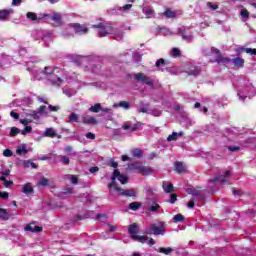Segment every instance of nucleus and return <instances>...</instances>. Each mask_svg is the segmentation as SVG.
I'll use <instances>...</instances> for the list:
<instances>
[{"mask_svg":"<svg viewBox=\"0 0 256 256\" xmlns=\"http://www.w3.org/2000/svg\"><path fill=\"white\" fill-rule=\"evenodd\" d=\"M131 239L134 241H138V243H145L149 239L147 236H140V235H131Z\"/></svg>","mask_w":256,"mask_h":256,"instance_id":"22","label":"nucleus"},{"mask_svg":"<svg viewBox=\"0 0 256 256\" xmlns=\"http://www.w3.org/2000/svg\"><path fill=\"white\" fill-rule=\"evenodd\" d=\"M128 233L130 235H137V224L133 223L128 227Z\"/></svg>","mask_w":256,"mask_h":256,"instance_id":"35","label":"nucleus"},{"mask_svg":"<svg viewBox=\"0 0 256 256\" xmlns=\"http://www.w3.org/2000/svg\"><path fill=\"white\" fill-rule=\"evenodd\" d=\"M38 185H40V187H47L49 186V179L42 177L40 179V181L38 182Z\"/></svg>","mask_w":256,"mask_h":256,"instance_id":"37","label":"nucleus"},{"mask_svg":"<svg viewBox=\"0 0 256 256\" xmlns=\"http://www.w3.org/2000/svg\"><path fill=\"white\" fill-rule=\"evenodd\" d=\"M244 51L250 55H256V48H246Z\"/></svg>","mask_w":256,"mask_h":256,"instance_id":"54","label":"nucleus"},{"mask_svg":"<svg viewBox=\"0 0 256 256\" xmlns=\"http://www.w3.org/2000/svg\"><path fill=\"white\" fill-rule=\"evenodd\" d=\"M141 205H142L141 202H131L129 204V209H131V211H138Z\"/></svg>","mask_w":256,"mask_h":256,"instance_id":"34","label":"nucleus"},{"mask_svg":"<svg viewBox=\"0 0 256 256\" xmlns=\"http://www.w3.org/2000/svg\"><path fill=\"white\" fill-rule=\"evenodd\" d=\"M240 15L241 17H244V19H249V11L247 9H242Z\"/></svg>","mask_w":256,"mask_h":256,"instance_id":"45","label":"nucleus"},{"mask_svg":"<svg viewBox=\"0 0 256 256\" xmlns=\"http://www.w3.org/2000/svg\"><path fill=\"white\" fill-rule=\"evenodd\" d=\"M134 79L136 81H141L143 85H148V87H155V80L145 75V73L140 72V73L134 74Z\"/></svg>","mask_w":256,"mask_h":256,"instance_id":"5","label":"nucleus"},{"mask_svg":"<svg viewBox=\"0 0 256 256\" xmlns=\"http://www.w3.org/2000/svg\"><path fill=\"white\" fill-rule=\"evenodd\" d=\"M10 13H13V9L0 10V20L5 21L9 17Z\"/></svg>","mask_w":256,"mask_h":256,"instance_id":"18","label":"nucleus"},{"mask_svg":"<svg viewBox=\"0 0 256 256\" xmlns=\"http://www.w3.org/2000/svg\"><path fill=\"white\" fill-rule=\"evenodd\" d=\"M161 65H165V59L160 58L156 61L155 67H161Z\"/></svg>","mask_w":256,"mask_h":256,"instance_id":"58","label":"nucleus"},{"mask_svg":"<svg viewBox=\"0 0 256 256\" xmlns=\"http://www.w3.org/2000/svg\"><path fill=\"white\" fill-rule=\"evenodd\" d=\"M70 181H71L72 185H77V183H79V178H77V176H75V175H71Z\"/></svg>","mask_w":256,"mask_h":256,"instance_id":"51","label":"nucleus"},{"mask_svg":"<svg viewBox=\"0 0 256 256\" xmlns=\"http://www.w3.org/2000/svg\"><path fill=\"white\" fill-rule=\"evenodd\" d=\"M3 156L4 157H13V151H11L10 149H5L3 151Z\"/></svg>","mask_w":256,"mask_h":256,"instance_id":"50","label":"nucleus"},{"mask_svg":"<svg viewBox=\"0 0 256 256\" xmlns=\"http://www.w3.org/2000/svg\"><path fill=\"white\" fill-rule=\"evenodd\" d=\"M143 13L146 16V19H151V17H153V14L155 13V10H153V8H146L145 10H143Z\"/></svg>","mask_w":256,"mask_h":256,"instance_id":"33","label":"nucleus"},{"mask_svg":"<svg viewBox=\"0 0 256 256\" xmlns=\"http://www.w3.org/2000/svg\"><path fill=\"white\" fill-rule=\"evenodd\" d=\"M195 201H197V199L192 198V199L187 203L188 209H193V207H195Z\"/></svg>","mask_w":256,"mask_h":256,"instance_id":"55","label":"nucleus"},{"mask_svg":"<svg viewBox=\"0 0 256 256\" xmlns=\"http://www.w3.org/2000/svg\"><path fill=\"white\" fill-rule=\"evenodd\" d=\"M47 14H41L40 17H37V13L35 12H27L26 17L27 19H30V21H36L39 23L41 19H45V17H48Z\"/></svg>","mask_w":256,"mask_h":256,"instance_id":"12","label":"nucleus"},{"mask_svg":"<svg viewBox=\"0 0 256 256\" xmlns=\"http://www.w3.org/2000/svg\"><path fill=\"white\" fill-rule=\"evenodd\" d=\"M10 117L17 120V119H19V113H16L15 111H11Z\"/></svg>","mask_w":256,"mask_h":256,"instance_id":"63","label":"nucleus"},{"mask_svg":"<svg viewBox=\"0 0 256 256\" xmlns=\"http://www.w3.org/2000/svg\"><path fill=\"white\" fill-rule=\"evenodd\" d=\"M203 191L202 187H195V188H188L187 193L189 195H193V197H196L197 201H200L201 203H205V194H202Z\"/></svg>","mask_w":256,"mask_h":256,"instance_id":"6","label":"nucleus"},{"mask_svg":"<svg viewBox=\"0 0 256 256\" xmlns=\"http://www.w3.org/2000/svg\"><path fill=\"white\" fill-rule=\"evenodd\" d=\"M138 173L143 176L151 175V173H153V169H151V167L142 165V168H140V172Z\"/></svg>","mask_w":256,"mask_h":256,"instance_id":"21","label":"nucleus"},{"mask_svg":"<svg viewBox=\"0 0 256 256\" xmlns=\"http://www.w3.org/2000/svg\"><path fill=\"white\" fill-rule=\"evenodd\" d=\"M132 8H133L132 4H126L123 7H120L119 11H129Z\"/></svg>","mask_w":256,"mask_h":256,"instance_id":"53","label":"nucleus"},{"mask_svg":"<svg viewBox=\"0 0 256 256\" xmlns=\"http://www.w3.org/2000/svg\"><path fill=\"white\" fill-rule=\"evenodd\" d=\"M33 131V127L25 126V128L21 131L22 135H27V133H31Z\"/></svg>","mask_w":256,"mask_h":256,"instance_id":"47","label":"nucleus"},{"mask_svg":"<svg viewBox=\"0 0 256 256\" xmlns=\"http://www.w3.org/2000/svg\"><path fill=\"white\" fill-rule=\"evenodd\" d=\"M141 127V122H138L132 126H130V131H137Z\"/></svg>","mask_w":256,"mask_h":256,"instance_id":"57","label":"nucleus"},{"mask_svg":"<svg viewBox=\"0 0 256 256\" xmlns=\"http://www.w3.org/2000/svg\"><path fill=\"white\" fill-rule=\"evenodd\" d=\"M166 224L164 221H158L150 224V227L145 229L146 235H165Z\"/></svg>","mask_w":256,"mask_h":256,"instance_id":"1","label":"nucleus"},{"mask_svg":"<svg viewBox=\"0 0 256 256\" xmlns=\"http://www.w3.org/2000/svg\"><path fill=\"white\" fill-rule=\"evenodd\" d=\"M231 176V171L227 170L224 175H219L216 176L215 178L211 179V183H226L227 182V177Z\"/></svg>","mask_w":256,"mask_h":256,"instance_id":"11","label":"nucleus"},{"mask_svg":"<svg viewBox=\"0 0 256 256\" xmlns=\"http://www.w3.org/2000/svg\"><path fill=\"white\" fill-rule=\"evenodd\" d=\"M201 74V68L200 67H194L193 69L188 71V75H193L194 77H197V75Z\"/></svg>","mask_w":256,"mask_h":256,"instance_id":"32","label":"nucleus"},{"mask_svg":"<svg viewBox=\"0 0 256 256\" xmlns=\"http://www.w3.org/2000/svg\"><path fill=\"white\" fill-rule=\"evenodd\" d=\"M158 253H162L163 255H171V253H173V248H171V247H167V248L160 247L158 249Z\"/></svg>","mask_w":256,"mask_h":256,"instance_id":"29","label":"nucleus"},{"mask_svg":"<svg viewBox=\"0 0 256 256\" xmlns=\"http://www.w3.org/2000/svg\"><path fill=\"white\" fill-rule=\"evenodd\" d=\"M232 63L234 64V67H239L240 69H242V67H245V59L241 57L232 59Z\"/></svg>","mask_w":256,"mask_h":256,"instance_id":"17","label":"nucleus"},{"mask_svg":"<svg viewBox=\"0 0 256 256\" xmlns=\"http://www.w3.org/2000/svg\"><path fill=\"white\" fill-rule=\"evenodd\" d=\"M52 21H55V23H58V25H61V14L54 13L51 17Z\"/></svg>","mask_w":256,"mask_h":256,"instance_id":"36","label":"nucleus"},{"mask_svg":"<svg viewBox=\"0 0 256 256\" xmlns=\"http://www.w3.org/2000/svg\"><path fill=\"white\" fill-rule=\"evenodd\" d=\"M22 193H24L25 195H33V193H35V190L33 189L31 183H26L23 185Z\"/></svg>","mask_w":256,"mask_h":256,"instance_id":"16","label":"nucleus"},{"mask_svg":"<svg viewBox=\"0 0 256 256\" xmlns=\"http://www.w3.org/2000/svg\"><path fill=\"white\" fill-rule=\"evenodd\" d=\"M240 150H241V147H239V146H228V151L235 152V151H240Z\"/></svg>","mask_w":256,"mask_h":256,"instance_id":"59","label":"nucleus"},{"mask_svg":"<svg viewBox=\"0 0 256 256\" xmlns=\"http://www.w3.org/2000/svg\"><path fill=\"white\" fill-rule=\"evenodd\" d=\"M33 223L27 224L24 227V231H30V233H41V231H43V227L41 226H34L33 227Z\"/></svg>","mask_w":256,"mask_h":256,"instance_id":"13","label":"nucleus"},{"mask_svg":"<svg viewBox=\"0 0 256 256\" xmlns=\"http://www.w3.org/2000/svg\"><path fill=\"white\" fill-rule=\"evenodd\" d=\"M181 55V50L179 48H173L172 49V57L177 58Z\"/></svg>","mask_w":256,"mask_h":256,"instance_id":"43","label":"nucleus"},{"mask_svg":"<svg viewBox=\"0 0 256 256\" xmlns=\"http://www.w3.org/2000/svg\"><path fill=\"white\" fill-rule=\"evenodd\" d=\"M163 190L165 193H173V191H175V187L172 183H164Z\"/></svg>","mask_w":256,"mask_h":256,"instance_id":"23","label":"nucleus"},{"mask_svg":"<svg viewBox=\"0 0 256 256\" xmlns=\"http://www.w3.org/2000/svg\"><path fill=\"white\" fill-rule=\"evenodd\" d=\"M68 27L74 29L75 33L78 35H85L86 33H89V28L79 23H70Z\"/></svg>","mask_w":256,"mask_h":256,"instance_id":"7","label":"nucleus"},{"mask_svg":"<svg viewBox=\"0 0 256 256\" xmlns=\"http://www.w3.org/2000/svg\"><path fill=\"white\" fill-rule=\"evenodd\" d=\"M131 155L136 159H143V150L139 148L133 149L131 150Z\"/></svg>","mask_w":256,"mask_h":256,"instance_id":"19","label":"nucleus"},{"mask_svg":"<svg viewBox=\"0 0 256 256\" xmlns=\"http://www.w3.org/2000/svg\"><path fill=\"white\" fill-rule=\"evenodd\" d=\"M101 110H103V107L100 103H96L94 106H91L89 108V111H91V113H99Z\"/></svg>","mask_w":256,"mask_h":256,"instance_id":"28","label":"nucleus"},{"mask_svg":"<svg viewBox=\"0 0 256 256\" xmlns=\"http://www.w3.org/2000/svg\"><path fill=\"white\" fill-rule=\"evenodd\" d=\"M0 199H9V192H0Z\"/></svg>","mask_w":256,"mask_h":256,"instance_id":"62","label":"nucleus"},{"mask_svg":"<svg viewBox=\"0 0 256 256\" xmlns=\"http://www.w3.org/2000/svg\"><path fill=\"white\" fill-rule=\"evenodd\" d=\"M116 179L119 180L122 185H126L127 181H129V178L126 175L121 174L119 169H115L111 176L112 182L110 184H108L109 189L114 188V190H115V187H117Z\"/></svg>","mask_w":256,"mask_h":256,"instance_id":"3","label":"nucleus"},{"mask_svg":"<svg viewBox=\"0 0 256 256\" xmlns=\"http://www.w3.org/2000/svg\"><path fill=\"white\" fill-rule=\"evenodd\" d=\"M177 132H173L171 135L167 137V141H177Z\"/></svg>","mask_w":256,"mask_h":256,"instance_id":"46","label":"nucleus"},{"mask_svg":"<svg viewBox=\"0 0 256 256\" xmlns=\"http://www.w3.org/2000/svg\"><path fill=\"white\" fill-rule=\"evenodd\" d=\"M163 15H165V17H167V19H175V17H177V14L175 12H173L171 9L167 8Z\"/></svg>","mask_w":256,"mask_h":256,"instance_id":"25","label":"nucleus"},{"mask_svg":"<svg viewBox=\"0 0 256 256\" xmlns=\"http://www.w3.org/2000/svg\"><path fill=\"white\" fill-rule=\"evenodd\" d=\"M82 121L85 125H97V120L94 117H84Z\"/></svg>","mask_w":256,"mask_h":256,"instance_id":"26","label":"nucleus"},{"mask_svg":"<svg viewBox=\"0 0 256 256\" xmlns=\"http://www.w3.org/2000/svg\"><path fill=\"white\" fill-rule=\"evenodd\" d=\"M27 117H33V119H39V111H32L26 114Z\"/></svg>","mask_w":256,"mask_h":256,"instance_id":"44","label":"nucleus"},{"mask_svg":"<svg viewBox=\"0 0 256 256\" xmlns=\"http://www.w3.org/2000/svg\"><path fill=\"white\" fill-rule=\"evenodd\" d=\"M55 71H59V68L55 67H49L46 66L44 68L43 73L45 75H49V81L52 83V85H56L57 87H61V84L63 83V79L60 77L55 76Z\"/></svg>","mask_w":256,"mask_h":256,"instance_id":"2","label":"nucleus"},{"mask_svg":"<svg viewBox=\"0 0 256 256\" xmlns=\"http://www.w3.org/2000/svg\"><path fill=\"white\" fill-rule=\"evenodd\" d=\"M115 191H117L121 197H137V192L133 188L125 190L115 186Z\"/></svg>","mask_w":256,"mask_h":256,"instance_id":"10","label":"nucleus"},{"mask_svg":"<svg viewBox=\"0 0 256 256\" xmlns=\"http://www.w3.org/2000/svg\"><path fill=\"white\" fill-rule=\"evenodd\" d=\"M19 133H21V129L12 127L10 130V137H16V135H19Z\"/></svg>","mask_w":256,"mask_h":256,"instance_id":"38","label":"nucleus"},{"mask_svg":"<svg viewBox=\"0 0 256 256\" xmlns=\"http://www.w3.org/2000/svg\"><path fill=\"white\" fill-rule=\"evenodd\" d=\"M0 219L1 221H9L10 216H9V212H7V209L0 208Z\"/></svg>","mask_w":256,"mask_h":256,"instance_id":"20","label":"nucleus"},{"mask_svg":"<svg viewBox=\"0 0 256 256\" xmlns=\"http://www.w3.org/2000/svg\"><path fill=\"white\" fill-rule=\"evenodd\" d=\"M183 221H185V216H183L181 213L176 214L173 217V223H183Z\"/></svg>","mask_w":256,"mask_h":256,"instance_id":"30","label":"nucleus"},{"mask_svg":"<svg viewBox=\"0 0 256 256\" xmlns=\"http://www.w3.org/2000/svg\"><path fill=\"white\" fill-rule=\"evenodd\" d=\"M48 109H50V111H52L53 113L59 111L60 107L59 106H53V105H49Z\"/></svg>","mask_w":256,"mask_h":256,"instance_id":"60","label":"nucleus"},{"mask_svg":"<svg viewBox=\"0 0 256 256\" xmlns=\"http://www.w3.org/2000/svg\"><path fill=\"white\" fill-rule=\"evenodd\" d=\"M178 33H179V35H181V37L183 39H193V35H191V33H188L187 31H185L183 29H179Z\"/></svg>","mask_w":256,"mask_h":256,"instance_id":"27","label":"nucleus"},{"mask_svg":"<svg viewBox=\"0 0 256 256\" xmlns=\"http://www.w3.org/2000/svg\"><path fill=\"white\" fill-rule=\"evenodd\" d=\"M44 137H57V132L53 128H47L44 132Z\"/></svg>","mask_w":256,"mask_h":256,"instance_id":"24","label":"nucleus"},{"mask_svg":"<svg viewBox=\"0 0 256 256\" xmlns=\"http://www.w3.org/2000/svg\"><path fill=\"white\" fill-rule=\"evenodd\" d=\"M86 139H91L92 141H94L95 139V134H93L92 132H88L86 134Z\"/></svg>","mask_w":256,"mask_h":256,"instance_id":"64","label":"nucleus"},{"mask_svg":"<svg viewBox=\"0 0 256 256\" xmlns=\"http://www.w3.org/2000/svg\"><path fill=\"white\" fill-rule=\"evenodd\" d=\"M174 167H175L176 173H178L179 175H181V173H185V171H187V166H185V164L183 162L176 161L174 164Z\"/></svg>","mask_w":256,"mask_h":256,"instance_id":"15","label":"nucleus"},{"mask_svg":"<svg viewBox=\"0 0 256 256\" xmlns=\"http://www.w3.org/2000/svg\"><path fill=\"white\" fill-rule=\"evenodd\" d=\"M46 109H47V106H40V107L38 108V113H39L40 115H43V114L47 115V112L45 111Z\"/></svg>","mask_w":256,"mask_h":256,"instance_id":"56","label":"nucleus"},{"mask_svg":"<svg viewBox=\"0 0 256 256\" xmlns=\"http://www.w3.org/2000/svg\"><path fill=\"white\" fill-rule=\"evenodd\" d=\"M68 123H79V115L76 113L72 112L69 116Z\"/></svg>","mask_w":256,"mask_h":256,"instance_id":"31","label":"nucleus"},{"mask_svg":"<svg viewBox=\"0 0 256 256\" xmlns=\"http://www.w3.org/2000/svg\"><path fill=\"white\" fill-rule=\"evenodd\" d=\"M211 53H215V55H217V58L215 59V63H218V64H221V63H231V58L223 57V54H221V50L220 49L212 47L211 48Z\"/></svg>","mask_w":256,"mask_h":256,"instance_id":"9","label":"nucleus"},{"mask_svg":"<svg viewBox=\"0 0 256 256\" xmlns=\"http://www.w3.org/2000/svg\"><path fill=\"white\" fill-rule=\"evenodd\" d=\"M62 193H63V195H71L73 193V189L65 188Z\"/></svg>","mask_w":256,"mask_h":256,"instance_id":"61","label":"nucleus"},{"mask_svg":"<svg viewBox=\"0 0 256 256\" xmlns=\"http://www.w3.org/2000/svg\"><path fill=\"white\" fill-rule=\"evenodd\" d=\"M118 107H122L123 109H129V107H131V104L127 101H121L119 102Z\"/></svg>","mask_w":256,"mask_h":256,"instance_id":"42","label":"nucleus"},{"mask_svg":"<svg viewBox=\"0 0 256 256\" xmlns=\"http://www.w3.org/2000/svg\"><path fill=\"white\" fill-rule=\"evenodd\" d=\"M207 7H209V9H211L212 11H217V9H219V5L212 4L211 2H207Z\"/></svg>","mask_w":256,"mask_h":256,"instance_id":"48","label":"nucleus"},{"mask_svg":"<svg viewBox=\"0 0 256 256\" xmlns=\"http://www.w3.org/2000/svg\"><path fill=\"white\" fill-rule=\"evenodd\" d=\"M147 205V211H149L150 213H157L159 209H161V205H159V202H157L155 198H148Z\"/></svg>","mask_w":256,"mask_h":256,"instance_id":"8","label":"nucleus"},{"mask_svg":"<svg viewBox=\"0 0 256 256\" xmlns=\"http://www.w3.org/2000/svg\"><path fill=\"white\" fill-rule=\"evenodd\" d=\"M176 201H177V194H175V193L170 194L169 203H171V205H173V204H175Z\"/></svg>","mask_w":256,"mask_h":256,"instance_id":"49","label":"nucleus"},{"mask_svg":"<svg viewBox=\"0 0 256 256\" xmlns=\"http://www.w3.org/2000/svg\"><path fill=\"white\" fill-rule=\"evenodd\" d=\"M59 159L63 165H69V163H71V160H69V157L67 156L60 155Z\"/></svg>","mask_w":256,"mask_h":256,"instance_id":"39","label":"nucleus"},{"mask_svg":"<svg viewBox=\"0 0 256 256\" xmlns=\"http://www.w3.org/2000/svg\"><path fill=\"white\" fill-rule=\"evenodd\" d=\"M143 163L141 161H136L128 164L129 171H138L140 173Z\"/></svg>","mask_w":256,"mask_h":256,"instance_id":"14","label":"nucleus"},{"mask_svg":"<svg viewBox=\"0 0 256 256\" xmlns=\"http://www.w3.org/2000/svg\"><path fill=\"white\" fill-rule=\"evenodd\" d=\"M232 193L235 197H241V195H243V191L239 189H233Z\"/></svg>","mask_w":256,"mask_h":256,"instance_id":"52","label":"nucleus"},{"mask_svg":"<svg viewBox=\"0 0 256 256\" xmlns=\"http://www.w3.org/2000/svg\"><path fill=\"white\" fill-rule=\"evenodd\" d=\"M17 155H27V148L25 146L16 149Z\"/></svg>","mask_w":256,"mask_h":256,"instance_id":"40","label":"nucleus"},{"mask_svg":"<svg viewBox=\"0 0 256 256\" xmlns=\"http://www.w3.org/2000/svg\"><path fill=\"white\" fill-rule=\"evenodd\" d=\"M0 181H3L4 187H10V185H13V181L7 180V178H5V176H1Z\"/></svg>","mask_w":256,"mask_h":256,"instance_id":"41","label":"nucleus"},{"mask_svg":"<svg viewBox=\"0 0 256 256\" xmlns=\"http://www.w3.org/2000/svg\"><path fill=\"white\" fill-rule=\"evenodd\" d=\"M94 29H98V35L99 37H107L111 31H113V27L110 24L107 23H98L96 25H93Z\"/></svg>","mask_w":256,"mask_h":256,"instance_id":"4","label":"nucleus"}]
</instances>
